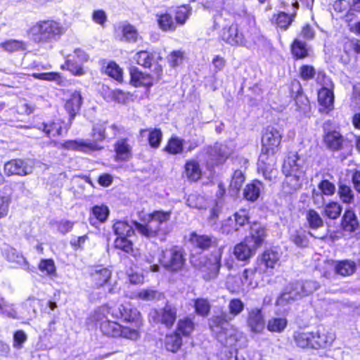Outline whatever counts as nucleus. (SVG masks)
Segmentation results:
<instances>
[{
    "mask_svg": "<svg viewBox=\"0 0 360 360\" xmlns=\"http://www.w3.org/2000/svg\"><path fill=\"white\" fill-rule=\"evenodd\" d=\"M148 132V142L152 148H158L162 139V133L160 129H141L140 134L143 136Z\"/></svg>",
    "mask_w": 360,
    "mask_h": 360,
    "instance_id": "nucleus-38",
    "label": "nucleus"
},
{
    "mask_svg": "<svg viewBox=\"0 0 360 360\" xmlns=\"http://www.w3.org/2000/svg\"><path fill=\"white\" fill-rule=\"evenodd\" d=\"M211 160L214 164L222 163L229 155L230 150L226 146L223 144H215L210 150Z\"/></svg>",
    "mask_w": 360,
    "mask_h": 360,
    "instance_id": "nucleus-30",
    "label": "nucleus"
},
{
    "mask_svg": "<svg viewBox=\"0 0 360 360\" xmlns=\"http://www.w3.org/2000/svg\"><path fill=\"white\" fill-rule=\"evenodd\" d=\"M39 128L49 137H55L62 133V124L60 122L42 123Z\"/></svg>",
    "mask_w": 360,
    "mask_h": 360,
    "instance_id": "nucleus-48",
    "label": "nucleus"
},
{
    "mask_svg": "<svg viewBox=\"0 0 360 360\" xmlns=\"http://www.w3.org/2000/svg\"><path fill=\"white\" fill-rule=\"evenodd\" d=\"M130 75L131 82L136 86H150L153 84L152 82L150 80L148 75L138 71L136 68L131 69Z\"/></svg>",
    "mask_w": 360,
    "mask_h": 360,
    "instance_id": "nucleus-47",
    "label": "nucleus"
},
{
    "mask_svg": "<svg viewBox=\"0 0 360 360\" xmlns=\"http://www.w3.org/2000/svg\"><path fill=\"white\" fill-rule=\"evenodd\" d=\"M295 13L288 14L285 12L279 13L276 18V23L281 30H285L293 20Z\"/></svg>",
    "mask_w": 360,
    "mask_h": 360,
    "instance_id": "nucleus-54",
    "label": "nucleus"
},
{
    "mask_svg": "<svg viewBox=\"0 0 360 360\" xmlns=\"http://www.w3.org/2000/svg\"><path fill=\"white\" fill-rule=\"evenodd\" d=\"M120 317L125 321L135 323V327L140 328L142 325L139 311L130 305H121L119 308Z\"/></svg>",
    "mask_w": 360,
    "mask_h": 360,
    "instance_id": "nucleus-22",
    "label": "nucleus"
},
{
    "mask_svg": "<svg viewBox=\"0 0 360 360\" xmlns=\"http://www.w3.org/2000/svg\"><path fill=\"white\" fill-rule=\"evenodd\" d=\"M342 226L346 231H354L359 226V222L353 211L347 210L342 219Z\"/></svg>",
    "mask_w": 360,
    "mask_h": 360,
    "instance_id": "nucleus-36",
    "label": "nucleus"
},
{
    "mask_svg": "<svg viewBox=\"0 0 360 360\" xmlns=\"http://www.w3.org/2000/svg\"><path fill=\"white\" fill-rule=\"evenodd\" d=\"M160 262L167 270L176 272L183 268L186 262V254L182 248L172 246L162 251Z\"/></svg>",
    "mask_w": 360,
    "mask_h": 360,
    "instance_id": "nucleus-8",
    "label": "nucleus"
},
{
    "mask_svg": "<svg viewBox=\"0 0 360 360\" xmlns=\"http://www.w3.org/2000/svg\"><path fill=\"white\" fill-rule=\"evenodd\" d=\"M314 333L295 331L293 334V340L297 347L301 348H312Z\"/></svg>",
    "mask_w": 360,
    "mask_h": 360,
    "instance_id": "nucleus-29",
    "label": "nucleus"
},
{
    "mask_svg": "<svg viewBox=\"0 0 360 360\" xmlns=\"http://www.w3.org/2000/svg\"><path fill=\"white\" fill-rule=\"evenodd\" d=\"M139 328L136 327V328H131L129 327H124L121 326L120 329V335H119V337L131 340H136L140 336Z\"/></svg>",
    "mask_w": 360,
    "mask_h": 360,
    "instance_id": "nucleus-59",
    "label": "nucleus"
},
{
    "mask_svg": "<svg viewBox=\"0 0 360 360\" xmlns=\"http://www.w3.org/2000/svg\"><path fill=\"white\" fill-rule=\"evenodd\" d=\"M255 250L256 249L245 240L235 246L233 255L238 260L246 261L255 255Z\"/></svg>",
    "mask_w": 360,
    "mask_h": 360,
    "instance_id": "nucleus-23",
    "label": "nucleus"
},
{
    "mask_svg": "<svg viewBox=\"0 0 360 360\" xmlns=\"http://www.w3.org/2000/svg\"><path fill=\"white\" fill-rule=\"evenodd\" d=\"M342 212L341 206L335 202L327 204L324 209L325 214L330 219H337Z\"/></svg>",
    "mask_w": 360,
    "mask_h": 360,
    "instance_id": "nucleus-57",
    "label": "nucleus"
},
{
    "mask_svg": "<svg viewBox=\"0 0 360 360\" xmlns=\"http://www.w3.org/2000/svg\"><path fill=\"white\" fill-rule=\"evenodd\" d=\"M110 312V309L108 306H102L95 310L92 316L93 321L96 323H102L108 320V315Z\"/></svg>",
    "mask_w": 360,
    "mask_h": 360,
    "instance_id": "nucleus-64",
    "label": "nucleus"
},
{
    "mask_svg": "<svg viewBox=\"0 0 360 360\" xmlns=\"http://www.w3.org/2000/svg\"><path fill=\"white\" fill-rule=\"evenodd\" d=\"M158 22L162 30H174L176 28V22L174 21L172 16L169 13H165L158 15Z\"/></svg>",
    "mask_w": 360,
    "mask_h": 360,
    "instance_id": "nucleus-50",
    "label": "nucleus"
},
{
    "mask_svg": "<svg viewBox=\"0 0 360 360\" xmlns=\"http://www.w3.org/2000/svg\"><path fill=\"white\" fill-rule=\"evenodd\" d=\"M88 59V55L83 50L76 49L73 54L68 56L65 65L74 75L81 76L84 73L82 64Z\"/></svg>",
    "mask_w": 360,
    "mask_h": 360,
    "instance_id": "nucleus-12",
    "label": "nucleus"
},
{
    "mask_svg": "<svg viewBox=\"0 0 360 360\" xmlns=\"http://www.w3.org/2000/svg\"><path fill=\"white\" fill-rule=\"evenodd\" d=\"M81 104L82 96L79 91H75L72 94L71 97L66 101L65 105V110L70 114V121L79 111Z\"/></svg>",
    "mask_w": 360,
    "mask_h": 360,
    "instance_id": "nucleus-28",
    "label": "nucleus"
},
{
    "mask_svg": "<svg viewBox=\"0 0 360 360\" xmlns=\"http://www.w3.org/2000/svg\"><path fill=\"white\" fill-rule=\"evenodd\" d=\"M150 318L155 323H161L167 327H171L176 319V310L170 305H166L160 311L153 310L150 313Z\"/></svg>",
    "mask_w": 360,
    "mask_h": 360,
    "instance_id": "nucleus-15",
    "label": "nucleus"
},
{
    "mask_svg": "<svg viewBox=\"0 0 360 360\" xmlns=\"http://www.w3.org/2000/svg\"><path fill=\"white\" fill-rule=\"evenodd\" d=\"M120 326L117 322L106 320L100 323L99 328L105 336L118 338L120 335Z\"/></svg>",
    "mask_w": 360,
    "mask_h": 360,
    "instance_id": "nucleus-32",
    "label": "nucleus"
},
{
    "mask_svg": "<svg viewBox=\"0 0 360 360\" xmlns=\"http://www.w3.org/2000/svg\"><path fill=\"white\" fill-rule=\"evenodd\" d=\"M291 49L292 53L296 59H302L308 56L307 44L298 39H295Z\"/></svg>",
    "mask_w": 360,
    "mask_h": 360,
    "instance_id": "nucleus-43",
    "label": "nucleus"
},
{
    "mask_svg": "<svg viewBox=\"0 0 360 360\" xmlns=\"http://www.w3.org/2000/svg\"><path fill=\"white\" fill-rule=\"evenodd\" d=\"M355 270L356 264L352 261H341L335 265V272L342 276L352 275Z\"/></svg>",
    "mask_w": 360,
    "mask_h": 360,
    "instance_id": "nucleus-44",
    "label": "nucleus"
},
{
    "mask_svg": "<svg viewBox=\"0 0 360 360\" xmlns=\"http://www.w3.org/2000/svg\"><path fill=\"white\" fill-rule=\"evenodd\" d=\"M307 222L309 228L318 229L323 226V220L320 214L314 210H309L306 214Z\"/></svg>",
    "mask_w": 360,
    "mask_h": 360,
    "instance_id": "nucleus-45",
    "label": "nucleus"
},
{
    "mask_svg": "<svg viewBox=\"0 0 360 360\" xmlns=\"http://www.w3.org/2000/svg\"><path fill=\"white\" fill-rule=\"evenodd\" d=\"M190 240L202 250H206L215 243L213 238L207 235H198L196 233L191 234Z\"/></svg>",
    "mask_w": 360,
    "mask_h": 360,
    "instance_id": "nucleus-34",
    "label": "nucleus"
},
{
    "mask_svg": "<svg viewBox=\"0 0 360 360\" xmlns=\"http://www.w3.org/2000/svg\"><path fill=\"white\" fill-rule=\"evenodd\" d=\"M91 277L97 287H101L110 280L111 271L105 267L96 266L91 271Z\"/></svg>",
    "mask_w": 360,
    "mask_h": 360,
    "instance_id": "nucleus-24",
    "label": "nucleus"
},
{
    "mask_svg": "<svg viewBox=\"0 0 360 360\" xmlns=\"http://www.w3.org/2000/svg\"><path fill=\"white\" fill-rule=\"evenodd\" d=\"M234 226L231 225L233 224V220L229 217L222 224L221 231L223 233L229 234L230 233L237 231L238 226L245 225L249 221L248 210L245 209H241L236 212L234 215Z\"/></svg>",
    "mask_w": 360,
    "mask_h": 360,
    "instance_id": "nucleus-16",
    "label": "nucleus"
},
{
    "mask_svg": "<svg viewBox=\"0 0 360 360\" xmlns=\"http://www.w3.org/2000/svg\"><path fill=\"white\" fill-rule=\"evenodd\" d=\"M288 321L285 318H271L266 325L269 331L272 333H282L287 327Z\"/></svg>",
    "mask_w": 360,
    "mask_h": 360,
    "instance_id": "nucleus-46",
    "label": "nucleus"
},
{
    "mask_svg": "<svg viewBox=\"0 0 360 360\" xmlns=\"http://www.w3.org/2000/svg\"><path fill=\"white\" fill-rule=\"evenodd\" d=\"M114 244L115 248L126 253H130L133 251L132 243L127 237H117L115 240Z\"/></svg>",
    "mask_w": 360,
    "mask_h": 360,
    "instance_id": "nucleus-61",
    "label": "nucleus"
},
{
    "mask_svg": "<svg viewBox=\"0 0 360 360\" xmlns=\"http://www.w3.org/2000/svg\"><path fill=\"white\" fill-rule=\"evenodd\" d=\"M114 150L117 162L128 161L132 157V146L127 139H118L114 144Z\"/></svg>",
    "mask_w": 360,
    "mask_h": 360,
    "instance_id": "nucleus-18",
    "label": "nucleus"
},
{
    "mask_svg": "<svg viewBox=\"0 0 360 360\" xmlns=\"http://www.w3.org/2000/svg\"><path fill=\"white\" fill-rule=\"evenodd\" d=\"M105 123H97L93 126L91 136L92 140L78 139L75 140H68L63 143L53 141L54 146L63 148L66 150L78 151L84 153H90L94 151H98L103 148L101 145L106 139Z\"/></svg>",
    "mask_w": 360,
    "mask_h": 360,
    "instance_id": "nucleus-3",
    "label": "nucleus"
},
{
    "mask_svg": "<svg viewBox=\"0 0 360 360\" xmlns=\"http://www.w3.org/2000/svg\"><path fill=\"white\" fill-rule=\"evenodd\" d=\"M162 57L158 52L148 53L146 51H141L138 52L135 56L134 60L136 63L146 68L150 67L152 63L158 62L161 60Z\"/></svg>",
    "mask_w": 360,
    "mask_h": 360,
    "instance_id": "nucleus-27",
    "label": "nucleus"
},
{
    "mask_svg": "<svg viewBox=\"0 0 360 360\" xmlns=\"http://www.w3.org/2000/svg\"><path fill=\"white\" fill-rule=\"evenodd\" d=\"M122 34L124 40L130 43L136 42L139 37L136 30L131 25H125L122 27Z\"/></svg>",
    "mask_w": 360,
    "mask_h": 360,
    "instance_id": "nucleus-56",
    "label": "nucleus"
},
{
    "mask_svg": "<svg viewBox=\"0 0 360 360\" xmlns=\"http://www.w3.org/2000/svg\"><path fill=\"white\" fill-rule=\"evenodd\" d=\"M92 214L94 217H90L89 221L92 225H96V220L104 222L109 214L108 207L105 205H96L92 208Z\"/></svg>",
    "mask_w": 360,
    "mask_h": 360,
    "instance_id": "nucleus-37",
    "label": "nucleus"
},
{
    "mask_svg": "<svg viewBox=\"0 0 360 360\" xmlns=\"http://www.w3.org/2000/svg\"><path fill=\"white\" fill-rule=\"evenodd\" d=\"M275 165L274 155L262 151L259 157L257 166L258 170L263 173L266 179H271L274 173Z\"/></svg>",
    "mask_w": 360,
    "mask_h": 360,
    "instance_id": "nucleus-17",
    "label": "nucleus"
},
{
    "mask_svg": "<svg viewBox=\"0 0 360 360\" xmlns=\"http://www.w3.org/2000/svg\"><path fill=\"white\" fill-rule=\"evenodd\" d=\"M194 329V323L189 319H181L179 321L177 326V332L179 334L187 336L189 335Z\"/></svg>",
    "mask_w": 360,
    "mask_h": 360,
    "instance_id": "nucleus-55",
    "label": "nucleus"
},
{
    "mask_svg": "<svg viewBox=\"0 0 360 360\" xmlns=\"http://www.w3.org/2000/svg\"><path fill=\"white\" fill-rule=\"evenodd\" d=\"M65 31L60 22L53 20H44L34 24L29 34L34 42L44 44L57 40Z\"/></svg>",
    "mask_w": 360,
    "mask_h": 360,
    "instance_id": "nucleus-5",
    "label": "nucleus"
},
{
    "mask_svg": "<svg viewBox=\"0 0 360 360\" xmlns=\"http://www.w3.org/2000/svg\"><path fill=\"white\" fill-rule=\"evenodd\" d=\"M333 92L327 88H322L318 93L319 103L326 109H330L333 107Z\"/></svg>",
    "mask_w": 360,
    "mask_h": 360,
    "instance_id": "nucleus-41",
    "label": "nucleus"
},
{
    "mask_svg": "<svg viewBox=\"0 0 360 360\" xmlns=\"http://www.w3.org/2000/svg\"><path fill=\"white\" fill-rule=\"evenodd\" d=\"M324 142L329 149L339 150L342 148L344 139L340 132L330 131L324 136Z\"/></svg>",
    "mask_w": 360,
    "mask_h": 360,
    "instance_id": "nucleus-26",
    "label": "nucleus"
},
{
    "mask_svg": "<svg viewBox=\"0 0 360 360\" xmlns=\"http://www.w3.org/2000/svg\"><path fill=\"white\" fill-rule=\"evenodd\" d=\"M244 181L245 177L243 172L240 170H236L230 184V192L232 193L231 195H236L238 192Z\"/></svg>",
    "mask_w": 360,
    "mask_h": 360,
    "instance_id": "nucleus-51",
    "label": "nucleus"
},
{
    "mask_svg": "<svg viewBox=\"0 0 360 360\" xmlns=\"http://www.w3.org/2000/svg\"><path fill=\"white\" fill-rule=\"evenodd\" d=\"M343 49L346 56H342L340 60L344 64H348L352 55L357 54L360 56V40L357 39L347 40L344 44Z\"/></svg>",
    "mask_w": 360,
    "mask_h": 360,
    "instance_id": "nucleus-25",
    "label": "nucleus"
},
{
    "mask_svg": "<svg viewBox=\"0 0 360 360\" xmlns=\"http://www.w3.org/2000/svg\"><path fill=\"white\" fill-rule=\"evenodd\" d=\"M0 48L9 53L22 51L26 49V44L21 40L9 39L0 43Z\"/></svg>",
    "mask_w": 360,
    "mask_h": 360,
    "instance_id": "nucleus-40",
    "label": "nucleus"
},
{
    "mask_svg": "<svg viewBox=\"0 0 360 360\" xmlns=\"http://www.w3.org/2000/svg\"><path fill=\"white\" fill-rule=\"evenodd\" d=\"M165 150L170 154H178L183 150V140L178 137H172Z\"/></svg>",
    "mask_w": 360,
    "mask_h": 360,
    "instance_id": "nucleus-53",
    "label": "nucleus"
},
{
    "mask_svg": "<svg viewBox=\"0 0 360 360\" xmlns=\"http://www.w3.org/2000/svg\"><path fill=\"white\" fill-rule=\"evenodd\" d=\"M33 166L21 159H14L4 165V172L7 176H27L32 173Z\"/></svg>",
    "mask_w": 360,
    "mask_h": 360,
    "instance_id": "nucleus-14",
    "label": "nucleus"
},
{
    "mask_svg": "<svg viewBox=\"0 0 360 360\" xmlns=\"http://www.w3.org/2000/svg\"><path fill=\"white\" fill-rule=\"evenodd\" d=\"M338 194L345 203H352L354 201V193L351 188L345 184H340Z\"/></svg>",
    "mask_w": 360,
    "mask_h": 360,
    "instance_id": "nucleus-58",
    "label": "nucleus"
},
{
    "mask_svg": "<svg viewBox=\"0 0 360 360\" xmlns=\"http://www.w3.org/2000/svg\"><path fill=\"white\" fill-rule=\"evenodd\" d=\"M185 174L190 181H195L202 175V171L198 162L194 160L187 161L185 165Z\"/></svg>",
    "mask_w": 360,
    "mask_h": 360,
    "instance_id": "nucleus-33",
    "label": "nucleus"
},
{
    "mask_svg": "<svg viewBox=\"0 0 360 360\" xmlns=\"http://www.w3.org/2000/svg\"><path fill=\"white\" fill-rule=\"evenodd\" d=\"M186 204L190 207L196 209H204L207 206V202L204 196L195 193L188 196Z\"/></svg>",
    "mask_w": 360,
    "mask_h": 360,
    "instance_id": "nucleus-49",
    "label": "nucleus"
},
{
    "mask_svg": "<svg viewBox=\"0 0 360 360\" xmlns=\"http://www.w3.org/2000/svg\"><path fill=\"white\" fill-rule=\"evenodd\" d=\"M319 288L317 282L313 281H297L290 283L285 291L278 297L276 305L285 307L305 296L313 293Z\"/></svg>",
    "mask_w": 360,
    "mask_h": 360,
    "instance_id": "nucleus-6",
    "label": "nucleus"
},
{
    "mask_svg": "<svg viewBox=\"0 0 360 360\" xmlns=\"http://www.w3.org/2000/svg\"><path fill=\"white\" fill-rule=\"evenodd\" d=\"M266 236L265 229L260 224L255 222L251 225L250 236L245 240L246 242H248V243L257 249L262 245Z\"/></svg>",
    "mask_w": 360,
    "mask_h": 360,
    "instance_id": "nucleus-19",
    "label": "nucleus"
},
{
    "mask_svg": "<svg viewBox=\"0 0 360 360\" xmlns=\"http://www.w3.org/2000/svg\"><path fill=\"white\" fill-rule=\"evenodd\" d=\"M314 335L312 349L326 348L330 346L335 340L334 333L324 328L319 329Z\"/></svg>",
    "mask_w": 360,
    "mask_h": 360,
    "instance_id": "nucleus-20",
    "label": "nucleus"
},
{
    "mask_svg": "<svg viewBox=\"0 0 360 360\" xmlns=\"http://www.w3.org/2000/svg\"><path fill=\"white\" fill-rule=\"evenodd\" d=\"M244 308L245 304L240 299L233 298L229 302L228 313H222L210 319V329L216 334L217 340L227 348H231L238 341L237 331L229 323L239 315Z\"/></svg>",
    "mask_w": 360,
    "mask_h": 360,
    "instance_id": "nucleus-1",
    "label": "nucleus"
},
{
    "mask_svg": "<svg viewBox=\"0 0 360 360\" xmlns=\"http://www.w3.org/2000/svg\"><path fill=\"white\" fill-rule=\"evenodd\" d=\"M290 239L298 246H305L307 243L305 231L302 229L292 231L290 234Z\"/></svg>",
    "mask_w": 360,
    "mask_h": 360,
    "instance_id": "nucleus-62",
    "label": "nucleus"
},
{
    "mask_svg": "<svg viewBox=\"0 0 360 360\" xmlns=\"http://www.w3.org/2000/svg\"><path fill=\"white\" fill-rule=\"evenodd\" d=\"M112 228L115 233L119 237H129L134 233L132 225L125 221H116Z\"/></svg>",
    "mask_w": 360,
    "mask_h": 360,
    "instance_id": "nucleus-39",
    "label": "nucleus"
},
{
    "mask_svg": "<svg viewBox=\"0 0 360 360\" xmlns=\"http://www.w3.org/2000/svg\"><path fill=\"white\" fill-rule=\"evenodd\" d=\"M181 344L182 340L179 333L168 335L165 338V347L172 352H176Z\"/></svg>",
    "mask_w": 360,
    "mask_h": 360,
    "instance_id": "nucleus-42",
    "label": "nucleus"
},
{
    "mask_svg": "<svg viewBox=\"0 0 360 360\" xmlns=\"http://www.w3.org/2000/svg\"><path fill=\"white\" fill-rule=\"evenodd\" d=\"M0 313L8 317L15 318L17 312L13 305L8 303L4 297L0 296Z\"/></svg>",
    "mask_w": 360,
    "mask_h": 360,
    "instance_id": "nucleus-60",
    "label": "nucleus"
},
{
    "mask_svg": "<svg viewBox=\"0 0 360 360\" xmlns=\"http://www.w3.org/2000/svg\"><path fill=\"white\" fill-rule=\"evenodd\" d=\"M221 37L232 46L240 45L248 48H252L261 39L255 27V19L249 15L239 17L229 27H224Z\"/></svg>",
    "mask_w": 360,
    "mask_h": 360,
    "instance_id": "nucleus-2",
    "label": "nucleus"
},
{
    "mask_svg": "<svg viewBox=\"0 0 360 360\" xmlns=\"http://www.w3.org/2000/svg\"><path fill=\"white\" fill-rule=\"evenodd\" d=\"M281 139L282 135L278 129L268 127L262 139V151L274 155L279 149Z\"/></svg>",
    "mask_w": 360,
    "mask_h": 360,
    "instance_id": "nucleus-11",
    "label": "nucleus"
},
{
    "mask_svg": "<svg viewBox=\"0 0 360 360\" xmlns=\"http://www.w3.org/2000/svg\"><path fill=\"white\" fill-rule=\"evenodd\" d=\"M262 188V183L259 181H254L247 184L243 191L245 198L252 202L257 200L260 195Z\"/></svg>",
    "mask_w": 360,
    "mask_h": 360,
    "instance_id": "nucleus-31",
    "label": "nucleus"
},
{
    "mask_svg": "<svg viewBox=\"0 0 360 360\" xmlns=\"http://www.w3.org/2000/svg\"><path fill=\"white\" fill-rule=\"evenodd\" d=\"M2 254L8 262L18 265L25 269H28V264L26 259L12 247L5 245L2 248Z\"/></svg>",
    "mask_w": 360,
    "mask_h": 360,
    "instance_id": "nucleus-21",
    "label": "nucleus"
},
{
    "mask_svg": "<svg viewBox=\"0 0 360 360\" xmlns=\"http://www.w3.org/2000/svg\"><path fill=\"white\" fill-rule=\"evenodd\" d=\"M299 161L300 158L297 153H290L283 165V172L287 178L286 182L291 184L295 181L292 185L294 189L300 186V179L304 174Z\"/></svg>",
    "mask_w": 360,
    "mask_h": 360,
    "instance_id": "nucleus-9",
    "label": "nucleus"
},
{
    "mask_svg": "<svg viewBox=\"0 0 360 360\" xmlns=\"http://www.w3.org/2000/svg\"><path fill=\"white\" fill-rule=\"evenodd\" d=\"M259 277L256 269H246L240 277L230 278L227 281V288L231 292L239 291L244 287L255 288L258 285Z\"/></svg>",
    "mask_w": 360,
    "mask_h": 360,
    "instance_id": "nucleus-10",
    "label": "nucleus"
},
{
    "mask_svg": "<svg viewBox=\"0 0 360 360\" xmlns=\"http://www.w3.org/2000/svg\"><path fill=\"white\" fill-rule=\"evenodd\" d=\"M221 256L222 249L219 248L208 257L200 259L198 268L204 280L208 281L217 277L221 267Z\"/></svg>",
    "mask_w": 360,
    "mask_h": 360,
    "instance_id": "nucleus-7",
    "label": "nucleus"
},
{
    "mask_svg": "<svg viewBox=\"0 0 360 360\" xmlns=\"http://www.w3.org/2000/svg\"><path fill=\"white\" fill-rule=\"evenodd\" d=\"M280 255L274 250H266L261 256L260 263L264 264L266 269H274L278 264Z\"/></svg>",
    "mask_w": 360,
    "mask_h": 360,
    "instance_id": "nucleus-35",
    "label": "nucleus"
},
{
    "mask_svg": "<svg viewBox=\"0 0 360 360\" xmlns=\"http://www.w3.org/2000/svg\"><path fill=\"white\" fill-rule=\"evenodd\" d=\"M190 14V9L188 6L178 7L175 11L176 22L180 25L185 23Z\"/></svg>",
    "mask_w": 360,
    "mask_h": 360,
    "instance_id": "nucleus-63",
    "label": "nucleus"
},
{
    "mask_svg": "<svg viewBox=\"0 0 360 360\" xmlns=\"http://www.w3.org/2000/svg\"><path fill=\"white\" fill-rule=\"evenodd\" d=\"M246 323L250 331L261 333L265 328L264 316L262 309L255 307L247 309Z\"/></svg>",
    "mask_w": 360,
    "mask_h": 360,
    "instance_id": "nucleus-13",
    "label": "nucleus"
},
{
    "mask_svg": "<svg viewBox=\"0 0 360 360\" xmlns=\"http://www.w3.org/2000/svg\"><path fill=\"white\" fill-rule=\"evenodd\" d=\"M194 307L195 312L202 316H207L210 311V304L207 299L198 298L195 300Z\"/></svg>",
    "mask_w": 360,
    "mask_h": 360,
    "instance_id": "nucleus-52",
    "label": "nucleus"
},
{
    "mask_svg": "<svg viewBox=\"0 0 360 360\" xmlns=\"http://www.w3.org/2000/svg\"><path fill=\"white\" fill-rule=\"evenodd\" d=\"M170 217L171 212L155 211L148 215L146 224L136 221H133V224L142 236L148 238L159 237L161 240H164L169 232L167 224Z\"/></svg>",
    "mask_w": 360,
    "mask_h": 360,
    "instance_id": "nucleus-4",
    "label": "nucleus"
}]
</instances>
